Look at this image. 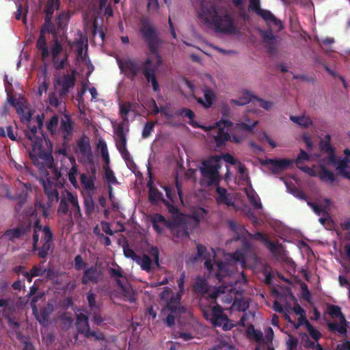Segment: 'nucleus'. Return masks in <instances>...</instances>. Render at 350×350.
I'll return each instance as SVG.
<instances>
[{
    "label": "nucleus",
    "instance_id": "a19ab883",
    "mask_svg": "<svg viewBox=\"0 0 350 350\" xmlns=\"http://www.w3.org/2000/svg\"><path fill=\"white\" fill-rule=\"evenodd\" d=\"M290 120L294 123L299 125L303 128H308L312 124V120L308 116H291Z\"/></svg>",
    "mask_w": 350,
    "mask_h": 350
},
{
    "label": "nucleus",
    "instance_id": "13d9d810",
    "mask_svg": "<svg viewBox=\"0 0 350 350\" xmlns=\"http://www.w3.org/2000/svg\"><path fill=\"white\" fill-rule=\"evenodd\" d=\"M157 124V122L154 121H149L147 122L145 125L144 126L143 131H142V137L144 139H146L149 137L152 133V132L154 130V128Z\"/></svg>",
    "mask_w": 350,
    "mask_h": 350
},
{
    "label": "nucleus",
    "instance_id": "774afa93",
    "mask_svg": "<svg viewBox=\"0 0 350 350\" xmlns=\"http://www.w3.org/2000/svg\"><path fill=\"white\" fill-rule=\"evenodd\" d=\"M108 273L111 278H113L116 281V280H120L121 278H123V273L120 267L118 269L109 267L108 268Z\"/></svg>",
    "mask_w": 350,
    "mask_h": 350
},
{
    "label": "nucleus",
    "instance_id": "412c9836",
    "mask_svg": "<svg viewBox=\"0 0 350 350\" xmlns=\"http://www.w3.org/2000/svg\"><path fill=\"white\" fill-rule=\"evenodd\" d=\"M202 91L204 99L201 97H197L195 94H193V98L204 108H209L215 100V94L213 90L206 85L204 86Z\"/></svg>",
    "mask_w": 350,
    "mask_h": 350
},
{
    "label": "nucleus",
    "instance_id": "f8f14e48",
    "mask_svg": "<svg viewBox=\"0 0 350 350\" xmlns=\"http://www.w3.org/2000/svg\"><path fill=\"white\" fill-rule=\"evenodd\" d=\"M40 243L41 246L38 245V249L33 252L38 251V256L40 258L45 259L53 249V234L49 225L44 226L43 237L41 238Z\"/></svg>",
    "mask_w": 350,
    "mask_h": 350
},
{
    "label": "nucleus",
    "instance_id": "6e6552de",
    "mask_svg": "<svg viewBox=\"0 0 350 350\" xmlns=\"http://www.w3.org/2000/svg\"><path fill=\"white\" fill-rule=\"evenodd\" d=\"M220 159V157L215 156L202 163V167L200 169V172L203 178L207 179V185L208 186L219 185V169L221 167L219 163Z\"/></svg>",
    "mask_w": 350,
    "mask_h": 350
},
{
    "label": "nucleus",
    "instance_id": "bf43d9fd",
    "mask_svg": "<svg viewBox=\"0 0 350 350\" xmlns=\"http://www.w3.org/2000/svg\"><path fill=\"white\" fill-rule=\"evenodd\" d=\"M160 112L161 115H163L165 118L168 120V124L172 126H178V124L174 121L173 118L174 116H176L174 113H172L167 110L165 107H161L160 109Z\"/></svg>",
    "mask_w": 350,
    "mask_h": 350
},
{
    "label": "nucleus",
    "instance_id": "f257e3e1",
    "mask_svg": "<svg viewBox=\"0 0 350 350\" xmlns=\"http://www.w3.org/2000/svg\"><path fill=\"white\" fill-rule=\"evenodd\" d=\"M4 86L8 103L15 108L21 122L27 124V129L25 131V136L31 142L34 150L40 149L44 140L46 142L49 141L47 135L42 130L44 115H37L35 118H33L32 112L30 110H25L23 103L24 98L21 95L18 96V98L16 97L17 94L14 92L12 84L8 81L7 75L5 76Z\"/></svg>",
    "mask_w": 350,
    "mask_h": 350
},
{
    "label": "nucleus",
    "instance_id": "39448f33",
    "mask_svg": "<svg viewBox=\"0 0 350 350\" xmlns=\"http://www.w3.org/2000/svg\"><path fill=\"white\" fill-rule=\"evenodd\" d=\"M57 115H53L46 122V126L48 131L52 136L55 135L58 132L61 133L64 142H69L72 136L74 130L73 122L69 114H64L60 121Z\"/></svg>",
    "mask_w": 350,
    "mask_h": 350
},
{
    "label": "nucleus",
    "instance_id": "4be33fe9",
    "mask_svg": "<svg viewBox=\"0 0 350 350\" xmlns=\"http://www.w3.org/2000/svg\"><path fill=\"white\" fill-rule=\"evenodd\" d=\"M262 41L265 44L267 52L270 55H273L277 52L276 38L271 30L262 32Z\"/></svg>",
    "mask_w": 350,
    "mask_h": 350
},
{
    "label": "nucleus",
    "instance_id": "9b49d317",
    "mask_svg": "<svg viewBox=\"0 0 350 350\" xmlns=\"http://www.w3.org/2000/svg\"><path fill=\"white\" fill-rule=\"evenodd\" d=\"M227 224L230 230L237 234L236 241L241 239V237H245V235H247L250 238L260 241L264 243H265L268 239L266 234L260 232H256L254 234L250 233L245 229L244 226L239 224L233 220H228Z\"/></svg>",
    "mask_w": 350,
    "mask_h": 350
},
{
    "label": "nucleus",
    "instance_id": "1a4fd4ad",
    "mask_svg": "<svg viewBox=\"0 0 350 350\" xmlns=\"http://www.w3.org/2000/svg\"><path fill=\"white\" fill-rule=\"evenodd\" d=\"M204 315L213 325L222 327L224 330H230L233 327L232 323H229V319L224 313L222 307L218 304L214 306L209 313L204 310Z\"/></svg>",
    "mask_w": 350,
    "mask_h": 350
},
{
    "label": "nucleus",
    "instance_id": "49530a36",
    "mask_svg": "<svg viewBox=\"0 0 350 350\" xmlns=\"http://www.w3.org/2000/svg\"><path fill=\"white\" fill-rule=\"evenodd\" d=\"M327 327L332 332H338L341 334H346L347 332V323H340L338 324L336 322H329L327 323Z\"/></svg>",
    "mask_w": 350,
    "mask_h": 350
},
{
    "label": "nucleus",
    "instance_id": "aec40b11",
    "mask_svg": "<svg viewBox=\"0 0 350 350\" xmlns=\"http://www.w3.org/2000/svg\"><path fill=\"white\" fill-rule=\"evenodd\" d=\"M182 297L180 293H176L171 296L167 300L166 306L163 308V311L168 310L172 314H180L184 312L183 307L180 305Z\"/></svg>",
    "mask_w": 350,
    "mask_h": 350
},
{
    "label": "nucleus",
    "instance_id": "f704fd0d",
    "mask_svg": "<svg viewBox=\"0 0 350 350\" xmlns=\"http://www.w3.org/2000/svg\"><path fill=\"white\" fill-rule=\"evenodd\" d=\"M194 290L197 293L206 294L208 291V284L206 279L198 277L194 284Z\"/></svg>",
    "mask_w": 350,
    "mask_h": 350
},
{
    "label": "nucleus",
    "instance_id": "e433bc0d",
    "mask_svg": "<svg viewBox=\"0 0 350 350\" xmlns=\"http://www.w3.org/2000/svg\"><path fill=\"white\" fill-rule=\"evenodd\" d=\"M216 192L218 194L217 201L219 202H222L228 206L233 205V202H232V199L227 193V191L226 189L220 187L219 185H216Z\"/></svg>",
    "mask_w": 350,
    "mask_h": 350
},
{
    "label": "nucleus",
    "instance_id": "603ef678",
    "mask_svg": "<svg viewBox=\"0 0 350 350\" xmlns=\"http://www.w3.org/2000/svg\"><path fill=\"white\" fill-rule=\"evenodd\" d=\"M59 0H47L44 13L46 16H53L55 7L58 8Z\"/></svg>",
    "mask_w": 350,
    "mask_h": 350
},
{
    "label": "nucleus",
    "instance_id": "a878e982",
    "mask_svg": "<svg viewBox=\"0 0 350 350\" xmlns=\"http://www.w3.org/2000/svg\"><path fill=\"white\" fill-rule=\"evenodd\" d=\"M44 29H40L38 39L36 42V49L41 52L40 57L42 61L50 55V51L46 45V40Z\"/></svg>",
    "mask_w": 350,
    "mask_h": 350
},
{
    "label": "nucleus",
    "instance_id": "a211bd4d",
    "mask_svg": "<svg viewBox=\"0 0 350 350\" xmlns=\"http://www.w3.org/2000/svg\"><path fill=\"white\" fill-rule=\"evenodd\" d=\"M100 271L96 265H92L84 270L81 283L83 284H88L89 283L97 284L100 281Z\"/></svg>",
    "mask_w": 350,
    "mask_h": 350
},
{
    "label": "nucleus",
    "instance_id": "c756f323",
    "mask_svg": "<svg viewBox=\"0 0 350 350\" xmlns=\"http://www.w3.org/2000/svg\"><path fill=\"white\" fill-rule=\"evenodd\" d=\"M44 226L41 224L40 219H37L33 225V235H32V251L38 249V243L39 242L40 235L39 232H44Z\"/></svg>",
    "mask_w": 350,
    "mask_h": 350
},
{
    "label": "nucleus",
    "instance_id": "ea45409f",
    "mask_svg": "<svg viewBox=\"0 0 350 350\" xmlns=\"http://www.w3.org/2000/svg\"><path fill=\"white\" fill-rule=\"evenodd\" d=\"M135 262L140 265L142 269L147 272H150L152 269V261L146 254H144L142 257L139 256V259H137Z\"/></svg>",
    "mask_w": 350,
    "mask_h": 350
},
{
    "label": "nucleus",
    "instance_id": "ddd939ff",
    "mask_svg": "<svg viewBox=\"0 0 350 350\" xmlns=\"http://www.w3.org/2000/svg\"><path fill=\"white\" fill-rule=\"evenodd\" d=\"M81 154V161L94 165V155L92 151L90 138L83 135L77 142Z\"/></svg>",
    "mask_w": 350,
    "mask_h": 350
},
{
    "label": "nucleus",
    "instance_id": "a18cd8bd",
    "mask_svg": "<svg viewBox=\"0 0 350 350\" xmlns=\"http://www.w3.org/2000/svg\"><path fill=\"white\" fill-rule=\"evenodd\" d=\"M347 163V159L345 158L338 161L335 165H336V170H338L341 176L345 178H350V172L347 170L348 167Z\"/></svg>",
    "mask_w": 350,
    "mask_h": 350
},
{
    "label": "nucleus",
    "instance_id": "bb28decb",
    "mask_svg": "<svg viewBox=\"0 0 350 350\" xmlns=\"http://www.w3.org/2000/svg\"><path fill=\"white\" fill-rule=\"evenodd\" d=\"M116 139V146L118 150L123 149L126 148V136L124 133V122L118 124L117 128L114 131Z\"/></svg>",
    "mask_w": 350,
    "mask_h": 350
},
{
    "label": "nucleus",
    "instance_id": "20e7f679",
    "mask_svg": "<svg viewBox=\"0 0 350 350\" xmlns=\"http://www.w3.org/2000/svg\"><path fill=\"white\" fill-rule=\"evenodd\" d=\"M198 17L204 24L213 25L217 32L225 33L234 32L235 26L231 15L226 12L223 16H219L215 5L213 3H202Z\"/></svg>",
    "mask_w": 350,
    "mask_h": 350
},
{
    "label": "nucleus",
    "instance_id": "864d4df0",
    "mask_svg": "<svg viewBox=\"0 0 350 350\" xmlns=\"http://www.w3.org/2000/svg\"><path fill=\"white\" fill-rule=\"evenodd\" d=\"M52 18H53V16H49L45 15L44 23L40 29H44V33L48 32V33L55 35L56 33H55V25L52 23Z\"/></svg>",
    "mask_w": 350,
    "mask_h": 350
},
{
    "label": "nucleus",
    "instance_id": "4c0bfd02",
    "mask_svg": "<svg viewBox=\"0 0 350 350\" xmlns=\"http://www.w3.org/2000/svg\"><path fill=\"white\" fill-rule=\"evenodd\" d=\"M319 177L321 180L324 181H329L332 183L336 181L335 174L329 170L325 166L321 165Z\"/></svg>",
    "mask_w": 350,
    "mask_h": 350
},
{
    "label": "nucleus",
    "instance_id": "7c9ffc66",
    "mask_svg": "<svg viewBox=\"0 0 350 350\" xmlns=\"http://www.w3.org/2000/svg\"><path fill=\"white\" fill-rule=\"evenodd\" d=\"M52 63L55 70H60L65 68L68 64V55L67 51L62 55H57L55 57H52Z\"/></svg>",
    "mask_w": 350,
    "mask_h": 350
},
{
    "label": "nucleus",
    "instance_id": "393cba45",
    "mask_svg": "<svg viewBox=\"0 0 350 350\" xmlns=\"http://www.w3.org/2000/svg\"><path fill=\"white\" fill-rule=\"evenodd\" d=\"M256 14L260 16L268 25H273V26L278 27L279 29H282L283 28L282 21L280 19H278L271 11L261 9Z\"/></svg>",
    "mask_w": 350,
    "mask_h": 350
},
{
    "label": "nucleus",
    "instance_id": "4468645a",
    "mask_svg": "<svg viewBox=\"0 0 350 350\" xmlns=\"http://www.w3.org/2000/svg\"><path fill=\"white\" fill-rule=\"evenodd\" d=\"M165 226L177 237H188L189 232L185 220L181 215H176L172 220H167Z\"/></svg>",
    "mask_w": 350,
    "mask_h": 350
},
{
    "label": "nucleus",
    "instance_id": "37998d69",
    "mask_svg": "<svg viewBox=\"0 0 350 350\" xmlns=\"http://www.w3.org/2000/svg\"><path fill=\"white\" fill-rule=\"evenodd\" d=\"M42 75H43L44 80L39 85L38 89V94L40 96H41L43 94V93H46L49 89V77L47 68L46 66H44V68L42 70Z\"/></svg>",
    "mask_w": 350,
    "mask_h": 350
},
{
    "label": "nucleus",
    "instance_id": "0eeeda50",
    "mask_svg": "<svg viewBox=\"0 0 350 350\" xmlns=\"http://www.w3.org/2000/svg\"><path fill=\"white\" fill-rule=\"evenodd\" d=\"M66 196L61 198L57 208L59 215H68L70 219L73 217L76 221L82 217V213L79 203L78 197L70 191H66Z\"/></svg>",
    "mask_w": 350,
    "mask_h": 350
},
{
    "label": "nucleus",
    "instance_id": "de8ad7c7",
    "mask_svg": "<svg viewBox=\"0 0 350 350\" xmlns=\"http://www.w3.org/2000/svg\"><path fill=\"white\" fill-rule=\"evenodd\" d=\"M70 161L72 164V167L70 169L69 172H68V179H69L70 183L73 186L76 187V185L77 184V178H76V176L78 172L77 167L76 165L75 159L73 157L70 158Z\"/></svg>",
    "mask_w": 350,
    "mask_h": 350
},
{
    "label": "nucleus",
    "instance_id": "2f4dec72",
    "mask_svg": "<svg viewBox=\"0 0 350 350\" xmlns=\"http://www.w3.org/2000/svg\"><path fill=\"white\" fill-rule=\"evenodd\" d=\"M116 284L122 291L125 299L131 303L135 301V297L133 288L130 286L124 285L121 280H116Z\"/></svg>",
    "mask_w": 350,
    "mask_h": 350
},
{
    "label": "nucleus",
    "instance_id": "c03bdc74",
    "mask_svg": "<svg viewBox=\"0 0 350 350\" xmlns=\"http://www.w3.org/2000/svg\"><path fill=\"white\" fill-rule=\"evenodd\" d=\"M83 205L86 216L90 217L94 211V202L91 195L84 196Z\"/></svg>",
    "mask_w": 350,
    "mask_h": 350
},
{
    "label": "nucleus",
    "instance_id": "b1692460",
    "mask_svg": "<svg viewBox=\"0 0 350 350\" xmlns=\"http://www.w3.org/2000/svg\"><path fill=\"white\" fill-rule=\"evenodd\" d=\"M40 159H42L43 170L46 169L53 170L55 178L58 180L61 178L62 174L61 171L55 167L53 156L47 152H42L40 153Z\"/></svg>",
    "mask_w": 350,
    "mask_h": 350
},
{
    "label": "nucleus",
    "instance_id": "79ce46f5",
    "mask_svg": "<svg viewBox=\"0 0 350 350\" xmlns=\"http://www.w3.org/2000/svg\"><path fill=\"white\" fill-rule=\"evenodd\" d=\"M96 177L87 176L85 174L80 175V181L84 189L86 190H94L95 188L94 180Z\"/></svg>",
    "mask_w": 350,
    "mask_h": 350
},
{
    "label": "nucleus",
    "instance_id": "e2e57ef3",
    "mask_svg": "<svg viewBox=\"0 0 350 350\" xmlns=\"http://www.w3.org/2000/svg\"><path fill=\"white\" fill-rule=\"evenodd\" d=\"M123 252L125 257L132 259L136 262L137 259H139V255H137L135 251L131 248L128 243L123 245Z\"/></svg>",
    "mask_w": 350,
    "mask_h": 350
},
{
    "label": "nucleus",
    "instance_id": "8fccbe9b",
    "mask_svg": "<svg viewBox=\"0 0 350 350\" xmlns=\"http://www.w3.org/2000/svg\"><path fill=\"white\" fill-rule=\"evenodd\" d=\"M59 320L61 321L62 328L68 330L72 326L73 319L69 312H64L60 315Z\"/></svg>",
    "mask_w": 350,
    "mask_h": 350
},
{
    "label": "nucleus",
    "instance_id": "052dcab7",
    "mask_svg": "<svg viewBox=\"0 0 350 350\" xmlns=\"http://www.w3.org/2000/svg\"><path fill=\"white\" fill-rule=\"evenodd\" d=\"M98 148L101 152L102 158L106 164L109 163V155L107 150V144L104 141H99Z\"/></svg>",
    "mask_w": 350,
    "mask_h": 350
},
{
    "label": "nucleus",
    "instance_id": "0e129e2a",
    "mask_svg": "<svg viewBox=\"0 0 350 350\" xmlns=\"http://www.w3.org/2000/svg\"><path fill=\"white\" fill-rule=\"evenodd\" d=\"M247 334L250 336H253L256 342H260L263 340V334L261 331L255 329L252 325L247 330Z\"/></svg>",
    "mask_w": 350,
    "mask_h": 350
},
{
    "label": "nucleus",
    "instance_id": "69168bd1",
    "mask_svg": "<svg viewBox=\"0 0 350 350\" xmlns=\"http://www.w3.org/2000/svg\"><path fill=\"white\" fill-rule=\"evenodd\" d=\"M90 314L92 317L93 323L96 325H100L104 321L100 313V310L94 309L93 310H91Z\"/></svg>",
    "mask_w": 350,
    "mask_h": 350
},
{
    "label": "nucleus",
    "instance_id": "4d7b16f0",
    "mask_svg": "<svg viewBox=\"0 0 350 350\" xmlns=\"http://www.w3.org/2000/svg\"><path fill=\"white\" fill-rule=\"evenodd\" d=\"M87 300L91 310H93L94 309L100 310V306L99 304L96 303V295L92 291H90L87 293Z\"/></svg>",
    "mask_w": 350,
    "mask_h": 350
},
{
    "label": "nucleus",
    "instance_id": "c9c22d12",
    "mask_svg": "<svg viewBox=\"0 0 350 350\" xmlns=\"http://www.w3.org/2000/svg\"><path fill=\"white\" fill-rule=\"evenodd\" d=\"M217 270L215 273V277L217 279L221 282L224 277L228 275L229 274V267L228 265L223 261H218L216 263Z\"/></svg>",
    "mask_w": 350,
    "mask_h": 350
},
{
    "label": "nucleus",
    "instance_id": "58836bf2",
    "mask_svg": "<svg viewBox=\"0 0 350 350\" xmlns=\"http://www.w3.org/2000/svg\"><path fill=\"white\" fill-rule=\"evenodd\" d=\"M230 138L228 133L226 132L224 129L219 128L217 133L214 136L215 141L218 147L224 145L225 143Z\"/></svg>",
    "mask_w": 350,
    "mask_h": 350
},
{
    "label": "nucleus",
    "instance_id": "dca6fc26",
    "mask_svg": "<svg viewBox=\"0 0 350 350\" xmlns=\"http://www.w3.org/2000/svg\"><path fill=\"white\" fill-rule=\"evenodd\" d=\"M262 165L268 167L269 170L273 174H278L287 169L293 163V159H267L262 163Z\"/></svg>",
    "mask_w": 350,
    "mask_h": 350
},
{
    "label": "nucleus",
    "instance_id": "c85d7f7f",
    "mask_svg": "<svg viewBox=\"0 0 350 350\" xmlns=\"http://www.w3.org/2000/svg\"><path fill=\"white\" fill-rule=\"evenodd\" d=\"M147 187L149 189L148 200L152 204H157L159 201L163 202L164 199L162 193L153 186L151 180L148 182Z\"/></svg>",
    "mask_w": 350,
    "mask_h": 350
},
{
    "label": "nucleus",
    "instance_id": "9d476101",
    "mask_svg": "<svg viewBox=\"0 0 350 350\" xmlns=\"http://www.w3.org/2000/svg\"><path fill=\"white\" fill-rule=\"evenodd\" d=\"M75 325L78 333L83 335L85 338H90V337H93L98 341L105 340V336L103 333H97L90 329L88 314L84 313L77 314Z\"/></svg>",
    "mask_w": 350,
    "mask_h": 350
},
{
    "label": "nucleus",
    "instance_id": "09e8293b",
    "mask_svg": "<svg viewBox=\"0 0 350 350\" xmlns=\"http://www.w3.org/2000/svg\"><path fill=\"white\" fill-rule=\"evenodd\" d=\"M319 148L323 152H332L334 148L331 145V135L327 134L319 142Z\"/></svg>",
    "mask_w": 350,
    "mask_h": 350
},
{
    "label": "nucleus",
    "instance_id": "7ed1b4c3",
    "mask_svg": "<svg viewBox=\"0 0 350 350\" xmlns=\"http://www.w3.org/2000/svg\"><path fill=\"white\" fill-rule=\"evenodd\" d=\"M117 63L122 72L133 80L139 72L145 77L146 81L151 83L154 92H160V86L156 77L155 70L150 67L152 60L147 58L142 64L135 59L128 58L124 61L118 59Z\"/></svg>",
    "mask_w": 350,
    "mask_h": 350
},
{
    "label": "nucleus",
    "instance_id": "338daca9",
    "mask_svg": "<svg viewBox=\"0 0 350 350\" xmlns=\"http://www.w3.org/2000/svg\"><path fill=\"white\" fill-rule=\"evenodd\" d=\"M88 263L84 262L81 255H77L74 259V267L75 270L80 271L81 269L87 267Z\"/></svg>",
    "mask_w": 350,
    "mask_h": 350
},
{
    "label": "nucleus",
    "instance_id": "6ab92c4d",
    "mask_svg": "<svg viewBox=\"0 0 350 350\" xmlns=\"http://www.w3.org/2000/svg\"><path fill=\"white\" fill-rule=\"evenodd\" d=\"M38 211L42 213V215L45 218H47L49 215V206H46L41 201L37 199L35 201L34 206L27 208L24 211V214L26 217H36L38 216Z\"/></svg>",
    "mask_w": 350,
    "mask_h": 350
},
{
    "label": "nucleus",
    "instance_id": "f3484780",
    "mask_svg": "<svg viewBox=\"0 0 350 350\" xmlns=\"http://www.w3.org/2000/svg\"><path fill=\"white\" fill-rule=\"evenodd\" d=\"M56 84L61 87L58 92L59 96L64 98L68 94L70 90L75 87V78L73 75L64 74L56 79Z\"/></svg>",
    "mask_w": 350,
    "mask_h": 350
},
{
    "label": "nucleus",
    "instance_id": "5701e85b",
    "mask_svg": "<svg viewBox=\"0 0 350 350\" xmlns=\"http://www.w3.org/2000/svg\"><path fill=\"white\" fill-rule=\"evenodd\" d=\"M43 187L44 193L47 196L49 200L47 204L45 205L49 206V209L54 201L57 202L59 200V193L56 186L50 181L44 183Z\"/></svg>",
    "mask_w": 350,
    "mask_h": 350
},
{
    "label": "nucleus",
    "instance_id": "72a5a7b5",
    "mask_svg": "<svg viewBox=\"0 0 350 350\" xmlns=\"http://www.w3.org/2000/svg\"><path fill=\"white\" fill-rule=\"evenodd\" d=\"M327 313L329 315L334 318H339L340 323H347L345 316L341 312V308L338 306L336 305H328L327 306Z\"/></svg>",
    "mask_w": 350,
    "mask_h": 350
},
{
    "label": "nucleus",
    "instance_id": "6e6d98bb",
    "mask_svg": "<svg viewBox=\"0 0 350 350\" xmlns=\"http://www.w3.org/2000/svg\"><path fill=\"white\" fill-rule=\"evenodd\" d=\"M310 159V156L305 150L301 149L297 157L293 160V163H295L299 168L300 166H303L302 163L304 161H309Z\"/></svg>",
    "mask_w": 350,
    "mask_h": 350
},
{
    "label": "nucleus",
    "instance_id": "680f3d73",
    "mask_svg": "<svg viewBox=\"0 0 350 350\" xmlns=\"http://www.w3.org/2000/svg\"><path fill=\"white\" fill-rule=\"evenodd\" d=\"M27 196H28V194L27 192H25V193L23 192L18 196V201L14 206V211H16V213L17 214L20 213L23 206L25 204V202L27 201Z\"/></svg>",
    "mask_w": 350,
    "mask_h": 350
},
{
    "label": "nucleus",
    "instance_id": "423d86ee",
    "mask_svg": "<svg viewBox=\"0 0 350 350\" xmlns=\"http://www.w3.org/2000/svg\"><path fill=\"white\" fill-rule=\"evenodd\" d=\"M140 23L139 31L149 51L154 55H158V50L162 41L157 28L148 18H142Z\"/></svg>",
    "mask_w": 350,
    "mask_h": 350
},
{
    "label": "nucleus",
    "instance_id": "5fc2aeb1",
    "mask_svg": "<svg viewBox=\"0 0 350 350\" xmlns=\"http://www.w3.org/2000/svg\"><path fill=\"white\" fill-rule=\"evenodd\" d=\"M63 46L57 38L53 40V44L51 47V57L63 54Z\"/></svg>",
    "mask_w": 350,
    "mask_h": 350
},
{
    "label": "nucleus",
    "instance_id": "473e14b6",
    "mask_svg": "<svg viewBox=\"0 0 350 350\" xmlns=\"http://www.w3.org/2000/svg\"><path fill=\"white\" fill-rule=\"evenodd\" d=\"M175 114L177 116H184L189 119V124L194 128H199L200 126L197 122L194 121L193 119L196 117L195 113L189 109L182 108L175 111Z\"/></svg>",
    "mask_w": 350,
    "mask_h": 350
},
{
    "label": "nucleus",
    "instance_id": "f03ea898",
    "mask_svg": "<svg viewBox=\"0 0 350 350\" xmlns=\"http://www.w3.org/2000/svg\"><path fill=\"white\" fill-rule=\"evenodd\" d=\"M9 287L6 282H1V313L7 319L10 335H16V338L23 342V350H35L31 342L25 340L24 337L20 331V325L16 321V308L18 302V295L16 293L12 292L8 297L4 293Z\"/></svg>",
    "mask_w": 350,
    "mask_h": 350
},
{
    "label": "nucleus",
    "instance_id": "cd10ccee",
    "mask_svg": "<svg viewBox=\"0 0 350 350\" xmlns=\"http://www.w3.org/2000/svg\"><path fill=\"white\" fill-rule=\"evenodd\" d=\"M207 211L205 208L200 206H194L190 210L187 217L194 220L196 224H199L205 219Z\"/></svg>",
    "mask_w": 350,
    "mask_h": 350
},
{
    "label": "nucleus",
    "instance_id": "3c124183",
    "mask_svg": "<svg viewBox=\"0 0 350 350\" xmlns=\"http://www.w3.org/2000/svg\"><path fill=\"white\" fill-rule=\"evenodd\" d=\"M133 104L130 102H124L120 105V113L122 116L124 125L128 122V114L132 108Z\"/></svg>",
    "mask_w": 350,
    "mask_h": 350
},
{
    "label": "nucleus",
    "instance_id": "2eb2a0df",
    "mask_svg": "<svg viewBox=\"0 0 350 350\" xmlns=\"http://www.w3.org/2000/svg\"><path fill=\"white\" fill-rule=\"evenodd\" d=\"M31 228L32 225L31 221L20 224L17 227L6 230L3 237L8 238L10 241L23 239L31 232Z\"/></svg>",
    "mask_w": 350,
    "mask_h": 350
}]
</instances>
